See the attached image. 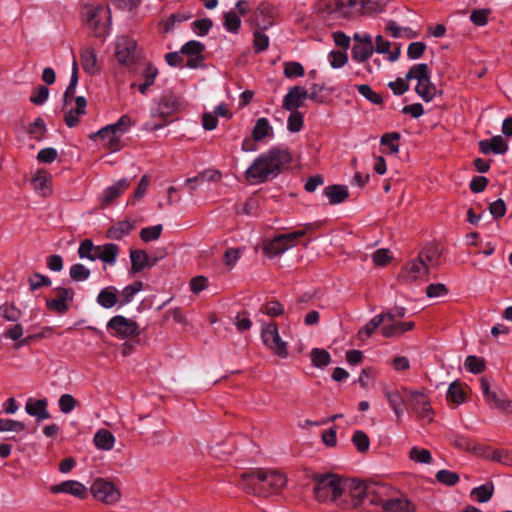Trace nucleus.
Listing matches in <instances>:
<instances>
[{"mask_svg":"<svg viewBox=\"0 0 512 512\" xmlns=\"http://www.w3.org/2000/svg\"><path fill=\"white\" fill-rule=\"evenodd\" d=\"M136 42L128 37H122L116 45V58L124 65H130L135 60Z\"/></svg>","mask_w":512,"mask_h":512,"instance_id":"17","label":"nucleus"},{"mask_svg":"<svg viewBox=\"0 0 512 512\" xmlns=\"http://www.w3.org/2000/svg\"><path fill=\"white\" fill-rule=\"evenodd\" d=\"M409 459L417 463L430 464L432 455L428 449L414 446L409 451Z\"/></svg>","mask_w":512,"mask_h":512,"instance_id":"52","label":"nucleus"},{"mask_svg":"<svg viewBox=\"0 0 512 512\" xmlns=\"http://www.w3.org/2000/svg\"><path fill=\"white\" fill-rule=\"evenodd\" d=\"M255 160H292V155L286 148L274 147L267 154H262Z\"/></svg>","mask_w":512,"mask_h":512,"instance_id":"46","label":"nucleus"},{"mask_svg":"<svg viewBox=\"0 0 512 512\" xmlns=\"http://www.w3.org/2000/svg\"><path fill=\"white\" fill-rule=\"evenodd\" d=\"M54 292L56 297L46 299V308L60 315L67 313L70 309L69 303L73 301L75 295L74 289L56 287Z\"/></svg>","mask_w":512,"mask_h":512,"instance_id":"10","label":"nucleus"},{"mask_svg":"<svg viewBox=\"0 0 512 512\" xmlns=\"http://www.w3.org/2000/svg\"><path fill=\"white\" fill-rule=\"evenodd\" d=\"M415 328V322L413 321H397L384 324L381 328V334L385 338L400 337L404 333L411 331Z\"/></svg>","mask_w":512,"mask_h":512,"instance_id":"22","label":"nucleus"},{"mask_svg":"<svg viewBox=\"0 0 512 512\" xmlns=\"http://www.w3.org/2000/svg\"><path fill=\"white\" fill-rule=\"evenodd\" d=\"M135 229V222L129 220L118 221L110 226L106 231V238L113 240H121L124 236L129 235Z\"/></svg>","mask_w":512,"mask_h":512,"instance_id":"27","label":"nucleus"},{"mask_svg":"<svg viewBox=\"0 0 512 512\" xmlns=\"http://www.w3.org/2000/svg\"><path fill=\"white\" fill-rule=\"evenodd\" d=\"M429 268L418 257L408 262L401 270L400 278L405 282L427 280Z\"/></svg>","mask_w":512,"mask_h":512,"instance_id":"12","label":"nucleus"},{"mask_svg":"<svg viewBox=\"0 0 512 512\" xmlns=\"http://www.w3.org/2000/svg\"><path fill=\"white\" fill-rule=\"evenodd\" d=\"M117 292L114 286L103 288L97 296V303L106 309L114 307L118 303Z\"/></svg>","mask_w":512,"mask_h":512,"instance_id":"32","label":"nucleus"},{"mask_svg":"<svg viewBox=\"0 0 512 512\" xmlns=\"http://www.w3.org/2000/svg\"><path fill=\"white\" fill-rule=\"evenodd\" d=\"M222 174L217 169H207L203 172L199 173L196 177L188 178L186 180V184L190 187V189H195V183L199 180L201 181H211V182H217L221 179Z\"/></svg>","mask_w":512,"mask_h":512,"instance_id":"37","label":"nucleus"},{"mask_svg":"<svg viewBox=\"0 0 512 512\" xmlns=\"http://www.w3.org/2000/svg\"><path fill=\"white\" fill-rule=\"evenodd\" d=\"M286 162H253L246 170V179L250 184L265 182L270 175L276 176Z\"/></svg>","mask_w":512,"mask_h":512,"instance_id":"7","label":"nucleus"},{"mask_svg":"<svg viewBox=\"0 0 512 512\" xmlns=\"http://www.w3.org/2000/svg\"><path fill=\"white\" fill-rule=\"evenodd\" d=\"M93 497L106 505H113L120 501L121 491L110 480L105 478H97L90 487Z\"/></svg>","mask_w":512,"mask_h":512,"instance_id":"6","label":"nucleus"},{"mask_svg":"<svg viewBox=\"0 0 512 512\" xmlns=\"http://www.w3.org/2000/svg\"><path fill=\"white\" fill-rule=\"evenodd\" d=\"M143 289L142 281H135L133 284L126 286L121 292V299L119 301L120 306H124L130 303L135 294Z\"/></svg>","mask_w":512,"mask_h":512,"instance_id":"45","label":"nucleus"},{"mask_svg":"<svg viewBox=\"0 0 512 512\" xmlns=\"http://www.w3.org/2000/svg\"><path fill=\"white\" fill-rule=\"evenodd\" d=\"M430 76L427 64L420 63L412 66L406 74V80L416 79L417 82L426 80Z\"/></svg>","mask_w":512,"mask_h":512,"instance_id":"48","label":"nucleus"},{"mask_svg":"<svg viewBox=\"0 0 512 512\" xmlns=\"http://www.w3.org/2000/svg\"><path fill=\"white\" fill-rule=\"evenodd\" d=\"M28 283L30 290L35 291L41 287H49L51 279L48 276L35 272L28 278Z\"/></svg>","mask_w":512,"mask_h":512,"instance_id":"56","label":"nucleus"},{"mask_svg":"<svg viewBox=\"0 0 512 512\" xmlns=\"http://www.w3.org/2000/svg\"><path fill=\"white\" fill-rule=\"evenodd\" d=\"M115 437L107 429H100L94 436V444L102 450H111L114 447Z\"/></svg>","mask_w":512,"mask_h":512,"instance_id":"36","label":"nucleus"},{"mask_svg":"<svg viewBox=\"0 0 512 512\" xmlns=\"http://www.w3.org/2000/svg\"><path fill=\"white\" fill-rule=\"evenodd\" d=\"M119 253V246L114 243H107L101 246V249L97 251V259H100L104 263L113 264Z\"/></svg>","mask_w":512,"mask_h":512,"instance_id":"38","label":"nucleus"},{"mask_svg":"<svg viewBox=\"0 0 512 512\" xmlns=\"http://www.w3.org/2000/svg\"><path fill=\"white\" fill-rule=\"evenodd\" d=\"M494 492V486L492 483L483 484L472 489L470 496L474 497L479 503L488 502Z\"/></svg>","mask_w":512,"mask_h":512,"instance_id":"40","label":"nucleus"},{"mask_svg":"<svg viewBox=\"0 0 512 512\" xmlns=\"http://www.w3.org/2000/svg\"><path fill=\"white\" fill-rule=\"evenodd\" d=\"M273 134L272 127L266 118H259L253 128L252 135L254 140H262L266 136Z\"/></svg>","mask_w":512,"mask_h":512,"instance_id":"43","label":"nucleus"},{"mask_svg":"<svg viewBox=\"0 0 512 512\" xmlns=\"http://www.w3.org/2000/svg\"><path fill=\"white\" fill-rule=\"evenodd\" d=\"M22 312L13 303H4L0 306V316L6 321L17 322Z\"/></svg>","mask_w":512,"mask_h":512,"instance_id":"47","label":"nucleus"},{"mask_svg":"<svg viewBox=\"0 0 512 512\" xmlns=\"http://www.w3.org/2000/svg\"><path fill=\"white\" fill-rule=\"evenodd\" d=\"M310 355L313 366L317 368H324L331 362V356L325 349L313 348Z\"/></svg>","mask_w":512,"mask_h":512,"instance_id":"42","label":"nucleus"},{"mask_svg":"<svg viewBox=\"0 0 512 512\" xmlns=\"http://www.w3.org/2000/svg\"><path fill=\"white\" fill-rule=\"evenodd\" d=\"M162 230L163 226L161 224L142 228L140 231V238L144 242L157 240L161 236Z\"/></svg>","mask_w":512,"mask_h":512,"instance_id":"55","label":"nucleus"},{"mask_svg":"<svg viewBox=\"0 0 512 512\" xmlns=\"http://www.w3.org/2000/svg\"><path fill=\"white\" fill-rule=\"evenodd\" d=\"M178 109V101L173 95H164L156 109L152 111V121L145 124L148 131H155L164 127L169 121L167 120Z\"/></svg>","mask_w":512,"mask_h":512,"instance_id":"4","label":"nucleus"},{"mask_svg":"<svg viewBox=\"0 0 512 512\" xmlns=\"http://www.w3.org/2000/svg\"><path fill=\"white\" fill-rule=\"evenodd\" d=\"M303 127V114L298 110L290 111L287 119V129L292 132H299Z\"/></svg>","mask_w":512,"mask_h":512,"instance_id":"58","label":"nucleus"},{"mask_svg":"<svg viewBox=\"0 0 512 512\" xmlns=\"http://www.w3.org/2000/svg\"><path fill=\"white\" fill-rule=\"evenodd\" d=\"M205 46L199 41L192 40L184 44L181 53L190 57L202 55Z\"/></svg>","mask_w":512,"mask_h":512,"instance_id":"60","label":"nucleus"},{"mask_svg":"<svg viewBox=\"0 0 512 512\" xmlns=\"http://www.w3.org/2000/svg\"><path fill=\"white\" fill-rule=\"evenodd\" d=\"M383 512H414L413 504L406 499L388 496L381 507Z\"/></svg>","mask_w":512,"mask_h":512,"instance_id":"28","label":"nucleus"},{"mask_svg":"<svg viewBox=\"0 0 512 512\" xmlns=\"http://www.w3.org/2000/svg\"><path fill=\"white\" fill-rule=\"evenodd\" d=\"M349 492L354 506L366 504V482L353 480Z\"/></svg>","mask_w":512,"mask_h":512,"instance_id":"35","label":"nucleus"},{"mask_svg":"<svg viewBox=\"0 0 512 512\" xmlns=\"http://www.w3.org/2000/svg\"><path fill=\"white\" fill-rule=\"evenodd\" d=\"M130 125V118L124 115L115 124L108 125L95 133L92 138L109 152L118 151L122 148L121 136Z\"/></svg>","mask_w":512,"mask_h":512,"instance_id":"3","label":"nucleus"},{"mask_svg":"<svg viewBox=\"0 0 512 512\" xmlns=\"http://www.w3.org/2000/svg\"><path fill=\"white\" fill-rule=\"evenodd\" d=\"M50 491L53 494L66 493L81 500L88 497V491L84 484L76 480H66L60 484L52 485Z\"/></svg>","mask_w":512,"mask_h":512,"instance_id":"15","label":"nucleus"},{"mask_svg":"<svg viewBox=\"0 0 512 512\" xmlns=\"http://www.w3.org/2000/svg\"><path fill=\"white\" fill-rule=\"evenodd\" d=\"M479 383L483 397L490 407L501 411H507L511 408L512 401L504 392L491 390V384L487 376H482L479 380Z\"/></svg>","mask_w":512,"mask_h":512,"instance_id":"9","label":"nucleus"},{"mask_svg":"<svg viewBox=\"0 0 512 512\" xmlns=\"http://www.w3.org/2000/svg\"><path fill=\"white\" fill-rule=\"evenodd\" d=\"M351 441L358 452L365 453L369 450L370 439L364 431L356 430L352 435Z\"/></svg>","mask_w":512,"mask_h":512,"instance_id":"50","label":"nucleus"},{"mask_svg":"<svg viewBox=\"0 0 512 512\" xmlns=\"http://www.w3.org/2000/svg\"><path fill=\"white\" fill-rule=\"evenodd\" d=\"M26 429V425L17 420L12 419H2L0 418V431H15V432H22Z\"/></svg>","mask_w":512,"mask_h":512,"instance_id":"62","label":"nucleus"},{"mask_svg":"<svg viewBox=\"0 0 512 512\" xmlns=\"http://www.w3.org/2000/svg\"><path fill=\"white\" fill-rule=\"evenodd\" d=\"M435 477L439 483L446 486H454L460 481V477L456 472L446 469L439 470Z\"/></svg>","mask_w":512,"mask_h":512,"instance_id":"54","label":"nucleus"},{"mask_svg":"<svg viewBox=\"0 0 512 512\" xmlns=\"http://www.w3.org/2000/svg\"><path fill=\"white\" fill-rule=\"evenodd\" d=\"M252 25H254V49L256 52L265 51L269 46V38L266 34L263 33V26L260 25L259 22H256L254 19H251Z\"/></svg>","mask_w":512,"mask_h":512,"instance_id":"33","label":"nucleus"},{"mask_svg":"<svg viewBox=\"0 0 512 512\" xmlns=\"http://www.w3.org/2000/svg\"><path fill=\"white\" fill-rule=\"evenodd\" d=\"M420 260L424 262L425 265L429 267L438 265V260L440 258V253L438 252L435 246H428L422 249L418 256Z\"/></svg>","mask_w":512,"mask_h":512,"instance_id":"44","label":"nucleus"},{"mask_svg":"<svg viewBox=\"0 0 512 512\" xmlns=\"http://www.w3.org/2000/svg\"><path fill=\"white\" fill-rule=\"evenodd\" d=\"M31 185L43 197L52 195V177L50 173L43 169L37 170L31 179Z\"/></svg>","mask_w":512,"mask_h":512,"instance_id":"19","label":"nucleus"},{"mask_svg":"<svg viewBox=\"0 0 512 512\" xmlns=\"http://www.w3.org/2000/svg\"><path fill=\"white\" fill-rule=\"evenodd\" d=\"M273 12V6L269 2L263 1L259 4L251 19H254L256 22H258L257 16L260 14L264 18L262 25L263 29H267L268 27L272 26L271 18L273 17Z\"/></svg>","mask_w":512,"mask_h":512,"instance_id":"39","label":"nucleus"},{"mask_svg":"<svg viewBox=\"0 0 512 512\" xmlns=\"http://www.w3.org/2000/svg\"><path fill=\"white\" fill-rule=\"evenodd\" d=\"M241 25V20L234 11H230L224 14V26L225 28L233 33H236Z\"/></svg>","mask_w":512,"mask_h":512,"instance_id":"63","label":"nucleus"},{"mask_svg":"<svg viewBox=\"0 0 512 512\" xmlns=\"http://www.w3.org/2000/svg\"><path fill=\"white\" fill-rule=\"evenodd\" d=\"M267 347L280 358H286L289 354L287 343L281 339L279 333H275L272 342Z\"/></svg>","mask_w":512,"mask_h":512,"instance_id":"53","label":"nucleus"},{"mask_svg":"<svg viewBox=\"0 0 512 512\" xmlns=\"http://www.w3.org/2000/svg\"><path fill=\"white\" fill-rule=\"evenodd\" d=\"M446 399L448 402L454 403L456 405H460L466 402L467 393L460 381H454L450 384L447 390Z\"/></svg>","mask_w":512,"mask_h":512,"instance_id":"30","label":"nucleus"},{"mask_svg":"<svg viewBox=\"0 0 512 512\" xmlns=\"http://www.w3.org/2000/svg\"><path fill=\"white\" fill-rule=\"evenodd\" d=\"M364 39L362 43H354L352 48V57L357 62L367 60L374 50L372 37H364Z\"/></svg>","mask_w":512,"mask_h":512,"instance_id":"29","label":"nucleus"},{"mask_svg":"<svg viewBox=\"0 0 512 512\" xmlns=\"http://www.w3.org/2000/svg\"><path fill=\"white\" fill-rule=\"evenodd\" d=\"M47 405L48 401L45 398L37 400L30 398L26 402L25 410L30 416L37 417V421H42L51 417V414L47 410Z\"/></svg>","mask_w":512,"mask_h":512,"instance_id":"24","label":"nucleus"},{"mask_svg":"<svg viewBox=\"0 0 512 512\" xmlns=\"http://www.w3.org/2000/svg\"><path fill=\"white\" fill-rule=\"evenodd\" d=\"M106 14V9L101 5L85 7L84 16L86 24L91 30L94 31L96 36L101 35V30L104 27L102 20Z\"/></svg>","mask_w":512,"mask_h":512,"instance_id":"14","label":"nucleus"},{"mask_svg":"<svg viewBox=\"0 0 512 512\" xmlns=\"http://www.w3.org/2000/svg\"><path fill=\"white\" fill-rule=\"evenodd\" d=\"M101 249V246H94L92 240L85 239L80 243L78 254L80 258H87L89 260L97 259V251Z\"/></svg>","mask_w":512,"mask_h":512,"instance_id":"41","label":"nucleus"},{"mask_svg":"<svg viewBox=\"0 0 512 512\" xmlns=\"http://www.w3.org/2000/svg\"><path fill=\"white\" fill-rule=\"evenodd\" d=\"M385 396L397 417V421L400 422L405 408L403 397L397 389L385 391Z\"/></svg>","mask_w":512,"mask_h":512,"instance_id":"31","label":"nucleus"},{"mask_svg":"<svg viewBox=\"0 0 512 512\" xmlns=\"http://www.w3.org/2000/svg\"><path fill=\"white\" fill-rule=\"evenodd\" d=\"M465 368L473 373V374H480L486 369V363L485 360L481 357H477L475 355H469L465 359L464 362Z\"/></svg>","mask_w":512,"mask_h":512,"instance_id":"51","label":"nucleus"},{"mask_svg":"<svg viewBox=\"0 0 512 512\" xmlns=\"http://www.w3.org/2000/svg\"><path fill=\"white\" fill-rule=\"evenodd\" d=\"M409 400L413 411L421 419H428L429 422L432 421L433 409L427 394L418 391H411Z\"/></svg>","mask_w":512,"mask_h":512,"instance_id":"13","label":"nucleus"},{"mask_svg":"<svg viewBox=\"0 0 512 512\" xmlns=\"http://www.w3.org/2000/svg\"><path fill=\"white\" fill-rule=\"evenodd\" d=\"M261 311L268 316L279 317L284 314V306L278 300H271L263 305Z\"/></svg>","mask_w":512,"mask_h":512,"instance_id":"57","label":"nucleus"},{"mask_svg":"<svg viewBox=\"0 0 512 512\" xmlns=\"http://www.w3.org/2000/svg\"><path fill=\"white\" fill-rule=\"evenodd\" d=\"M286 481L283 473L257 468L243 472L238 485L248 494L268 497L278 494L285 487Z\"/></svg>","mask_w":512,"mask_h":512,"instance_id":"1","label":"nucleus"},{"mask_svg":"<svg viewBox=\"0 0 512 512\" xmlns=\"http://www.w3.org/2000/svg\"><path fill=\"white\" fill-rule=\"evenodd\" d=\"M70 277L74 281L80 282L85 281L90 276V270L83 264L77 263L70 267Z\"/></svg>","mask_w":512,"mask_h":512,"instance_id":"61","label":"nucleus"},{"mask_svg":"<svg viewBox=\"0 0 512 512\" xmlns=\"http://www.w3.org/2000/svg\"><path fill=\"white\" fill-rule=\"evenodd\" d=\"M393 492L394 489L391 485L368 481L366 482V503L382 507L384 501Z\"/></svg>","mask_w":512,"mask_h":512,"instance_id":"11","label":"nucleus"},{"mask_svg":"<svg viewBox=\"0 0 512 512\" xmlns=\"http://www.w3.org/2000/svg\"><path fill=\"white\" fill-rule=\"evenodd\" d=\"M384 322V316L377 314L371 320H369L358 332L359 338L363 335L365 338H369L375 332V330Z\"/></svg>","mask_w":512,"mask_h":512,"instance_id":"49","label":"nucleus"},{"mask_svg":"<svg viewBox=\"0 0 512 512\" xmlns=\"http://www.w3.org/2000/svg\"><path fill=\"white\" fill-rule=\"evenodd\" d=\"M311 479L315 483L314 496L319 502H335L344 493L342 478L338 474L313 473Z\"/></svg>","mask_w":512,"mask_h":512,"instance_id":"2","label":"nucleus"},{"mask_svg":"<svg viewBox=\"0 0 512 512\" xmlns=\"http://www.w3.org/2000/svg\"><path fill=\"white\" fill-rule=\"evenodd\" d=\"M75 107L72 105L65 110L64 120L68 127H74L79 122V116L86 113L87 101L83 96H77L74 100Z\"/></svg>","mask_w":512,"mask_h":512,"instance_id":"20","label":"nucleus"},{"mask_svg":"<svg viewBox=\"0 0 512 512\" xmlns=\"http://www.w3.org/2000/svg\"><path fill=\"white\" fill-rule=\"evenodd\" d=\"M308 98V90L301 86L290 87L283 98L282 107L287 111H295L303 106V102Z\"/></svg>","mask_w":512,"mask_h":512,"instance_id":"16","label":"nucleus"},{"mask_svg":"<svg viewBox=\"0 0 512 512\" xmlns=\"http://www.w3.org/2000/svg\"><path fill=\"white\" fill-rule=\"evenodd\" d=\"M106 327L113 336L120 339L138 337L141 334L138 323L122 315L113 316L108 321Z\"/></svg>","mask_w":512,"mask_h":512,"instance_id":"8","label":"nucleus"},{"mask_svg":"<svg viewBox=\"0 0 512 512\" xmlns=\"http://www.w3.org/2000/svg\"><path fill=\"white\" fill-rule=\"evenodd\" d=\"M479 149L484 155H503L508 150L507 141L500 135L479 142Z\"/></svg>","mask_w":512,"mask_h":512,"instance_id":"18","label":"nucleus"},{"mask_svg":"<svg viewBox=\"0 0 512 512\" xmlns=\"http://www.w3.org/2000/svg\"><path fill=\"white\" fill-rule=\"evenodd\" d=\"M81 65L84 71L90 75L99 73L100 67L98 65L96 52L92 47H84L80 53Z\"/></svg>","mask_w":512,"mask_h":512,"instance_id":"25","label":"nucleus"},{"mask_svg":"<svg viewBox=\"0 0 512 512\" xmlns=\"http://www.w3.org/2000/svg\"><path fill=\"white\" fill-rule=\"evenodd\" d=\"M415 91L426 102L431 101L437 94V88L431 82L430 76L426 80L418 82Z\"/></svg>","mask_w":512,"mask_h":512,"instance_id":"34","label":"nucleus"},{"mask_svg":"<svg viewBox=\"0 0 512 512\" xmlns=\"http://www.w3.org/2000/svg\"><path fill=\"white\" fill-rule=\"evenodd\" d=\"M58 404L60 411L68 414L79 405V402L71 394H63L59 398Z\"/></svg>","mask_w":512,"mask_h":512,"instance_id":"59","label":"nucleus"},{"mask_svg":"<svg viewBox=\"0 0 512 512\" xmlns=\"http://www.w3.org/2000/svg\"><path fill=\"white\" fill-rule=\"evenodd\" d=\"M131 272L140 273L146 267H152L156 264L157 259L150 261V257L145 250L135 249L130 251Z\"/></svg>","mask_w":512,"mask_h":512,"instance_id":"23","label":"nucleus"},{"mask_svg":"<svg viewBox=\"0 0 512 512\" xmlns=\"http://www.w3.org/2000/svg\"><path fill=\"white\" fill-rule=\"evenodd\" d=\"M507 211L506 204L503 199L499 198L489 204V212L495 220L505 216Z\"/></svg>","mask_w":512,"mask_h":512,"instance_id":"64","label":"nucleus"},{"mask_svg":"<svg viewBox=\"0 0 512 512\" xmlns=\"http://www.w3.org/2000/svg\"><path fill=\"white\" fill-rule=\"evenodd\" d=\"M388 0H336L335 11L345 15L350 13L368 14L381 11Z\"/></svg>","mask_w":512,"mask_h":512,"instance_id":"5","label":"nucleus"},{"mask_svg":"<svg viewBox=\"0 0 512 512\" xmlns=\"http://www.w3.org/2000/svg\"><path fill=\"white\" fill-rule=\"evenodd\" d=\"M289 249V246L282 241L280 235H276L272 239L264 240L262 244V252L268 258H274L283 254Z\"/></svg>","mask_w":512,"mask_h":512,"instance_id":"26","label":"nucleus"},{"mask_svg":"<svg viewBox=\"0 0 512 512\" xmlns=\"http://www.w3.org/2000/svg\"><path fill=\"white\" fill-rule=\"evenodd\" d=\"M323 195L327 197L330 205H338L345 202L349 198L348 186L343 184H332L326 186Z\"/></svg>","mask_w":512,"mask_h":512,"instance_id":"21","label":"nucleus"}]
</instances>
